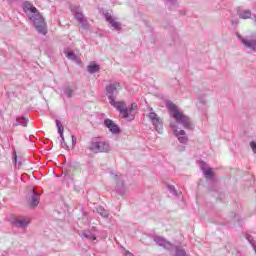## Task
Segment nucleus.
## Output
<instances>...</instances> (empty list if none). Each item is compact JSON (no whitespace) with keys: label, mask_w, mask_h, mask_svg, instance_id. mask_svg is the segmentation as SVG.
Wrapping results in <instances>:
<instances>
[{"label":"nucleus","mask_w":256,"mask_h":256,"mask_svg":"<svg viewBox=\"0 0 256 256\" xmlns=\"http://www.w3.org/2000/svg\"><path fill=\"white\" fill-rule=\"evenodd\" d=\"M64 95H66V97H73V89H71V87H66L64 90Z\"/></svg>","instance_id":"23"},{"label":"nucleus","mask_w":256,"mask_h":256,"mask_svg":"<svg viewBox=\"0 0 256 256\" xmlns=\"http://www.w3.org/2000/svg\"><path fill=\"white\" fill-rule=\"evenodd\" d=\"M166 107L167 109H169V111H171L172 117L173 119H175L176 123H179L184 127V129H189L190 131H193V129H195L193 122H191V118H189L183 112L179 111L175 103L168 101L166 102Z\"/></svg>","instance_id":"3"},{"label":"nucleus","mask_w":256,"mask_h":256,"mask_svg":"<svg viewBox=\"0 0 256 256\" xmlns=\"http://www.w3.org/2000/svg\"><path fill=\"white\" fill-rule=\"evenodd\" d=\"M23 11L26 13L30 21H32L38 33L47 35V24L45 23V19L31 2L26 1L23 3Z\"/></svg>","instance_id":"2"},{"label":"nucleus","mask_w":256,"mask_h":256,"mask_svg":"<svg viewBox=\"0 0 256 256\" xmlns=\"http://www.w3.org/2000/svg\"><path fill=\"white\" fill-rule=\"evenodd\" d=\"M29 203L32 207H37V205H39V193H37V191L32 190V196Z\"/></svg>","instance_id":"14"},{"label":"nucleus","mask_w":256,"mask_h":256,"mask_svg":"<svg viewBox=\"0 0 256 256\" xmlns=\"http://www.w3.org/2000/svg\"><path fill=\"white\" fill-rule=\"evenodd\" d=\"M27 123H29V118L19 116L16 118L14 126L17 127L18 125H22V127H27Z\"/></svg>","instance_id":"15"},{"label":"nucleus","mask_w":256,"mask_h":256,"mask_svg":"<svg viewBox=\"0 0 256 256\" xmlns=\"http://www.w3.org/2000/svg\"><path fill=\"white\" fill-rule=\"evenodd\" d=\"M76 142H77V138H75V136L72 135V143H73V145H75Z\"/></svg>","instance_id":"28"},{"label":"nucleus","mask_w":256,"mask_h":256,"mask_svg":"<svg viewBox=\"0 0 256 256\" xmlns=\"http://www.w3.org/2000/svg\"><path fill=\"white\" fill-rule=\"evenodd\" d=\"M247 239H248L249 241H251V236H248Z\"/></svg>","instance_id":"31"},{"label":"nucleus","mask_w":256,"mask_h":256,"mask_svg":"<svg viewBox=\"0 0 256 256\" xmlns=\"http://www.w3.org/2000/svg\"><path fill=\"white\" fill-rule=\"evenodd\" d=\"M96 211L101 217H104V219L109 218V211H107L105 208L100 206L96 209Z\"/></svg>","instance_id":"19"},{"label":"nucleus","mask_w":256,"mask_h":256,"mask_svg":"<svg viewBox=\"0 0 256 256\" xmlns=\"http://www.w3.org/2000/svg\"><path fill=\"white\" fill-rule=\"evenodd\" d=\"M170 127L179 143L182 145H187V143H189V137L187 136V132H185V130H178L177 125L175 124H170Z\"/></svg>","instance_id":"7"},{"label":"nucleus","mask_w":256,"mask_h":256,"mask_svg":"<svg viewBox=\"0 0 256 256\" xmlns=\"http://www.w3.org/2000/svg\"><path fill=\"white\" fill-rule=\"evenodd\" d=\"M240 19H251V12L249 10H238Z\"/></svg>","instance_id":"17"},{"label":"nucleus","mask_w":256,"mask_h":256,"mask_svg":"<svg viewBox=\"0 0 256 256\" xmlns=\"http://www.w3.org/2000/svg\"><path fill=\"white\" fill-rule=\"evenodd\" d=\"M65 55L70 61H75L77 59V55H75V52L73 51H65Z\"/></svg>","instance_id":"21"},{"label":"nucleus","mask_w":256,"mask_h":256,"mask_svg":"<svg viewBox=\"0 0 256 256\" xmlns=\"http://www.w3.org/2000/svg\"><path fill=\"white\" fill-rule=\"evenodd\" d=\"M168 191H170V193L173 195H177V190H175V186L173 185H168Z\"/></svg>","instance_id":"24"},{"label":"nucleus","mask_w":256,"mask_h":256,"mask_svg":"<svg viewBox=\"0 0 256 256\" xmlns=\"http://www.w3.org/2000/svg\"><path fill=\"white\" fill-rule=\"evenodd\" d=\"M122 255H124V256H131L132 254L128 250L122 249Z\"/></svg>","instance_id":"27"},{"label":"nucleus","mask_w":256,"mask_h":256,"mask_svg":"<svg viewBox=\"0 0 256 256\" xmlns=\"http://www.w3.org/2000/svg\"><path fill=\"white\" fill-rule=\"evenodd\" d=\"M148 118L150 119L152 125L155 127L156 131H161V127H163V120L157 115L155 112H150L148 114Z\"/></svg>","instance_id":"10"},{"label":"nucleus","mask_w":256,"mask_h":256,"mask_svg":"<svg viewBox=\"0 0 256 256\" xmlns=\"http://www.w3.org/2000/svg\"><path fill=\"white\" fill-rule=\"evenodd\" d=\"M99 69H101V67H99V64H91L88 66V72L91 74L97 73Z\"/></svg>","instance_id":"20"},{"label":"nucleus","mask_w":256,"mask_h":256,"mask_svg":"<svg viewBox=\"0 0 256 256\" xmlns=\"http://www.w3.org/2000/svg\"><path fill=\"white\" fill-rule=\"evenodd\" d=\"M104 125L108 127L109 131H111V133H114L115 135H117V133H121V129H119V126H117V124H115V122H113L111 119L104 120Z\"/></svg>","instance_id":"13"},{"label":"nucleus","mask_w":256,"mask_h":256,"mask_svg":"<svg viewBox=\"0 0 256 256\" xmlns=\"http://www.w3.org/2000/svg\"><path fill=\"white\" fill-rule=\"evenodd\" d=\"M202 172L204 174V176L206 177V179H210L213 180L215 177V173H213V169L210 167H207V164H205V162H202L200 165Z\"/></svg>","instance_id":"12"},{"label":"nucleus","mask_w":256,"mask_h":256,"mask_svg":"<svg viewBox=\"0 0 256 256\" xmlns=\"http://www.w3.org/2000/svg\"><path fill=\"white\" fill-rule=\"evenodd\" d=\"M82 239H88V241H97V236L91 231H84L81 233Z\"/></svg>","instance_id":"16"},{"label":"nucleus","mask_w":256,"mask_h":256,"mask_svg":"<svg viewBox=\"0 0 256 256\" xmlns=\"http://www.w3.org/2000/svg\"><path fill=\"white\" fill-rule=\"evenodd\" d=\"M56 127L58 129V133L62 139V142L65 143V137H63L64 127H63V124L61 123V121L56 120Z\"/></svg>","instance_id":"18"},{"label":"nucleus","mask_w":256,"mask_h":256,"mask_svg":"<svg viewBox=\"0 0 256 256\" xmlns=\"http://www.w3.org/2000/svg\"><path fill=\"white\" fill-rule=\"evenodd\" d=\"M13 164L17 165V152H13V158H12Z\"/></svg>","instance_id":"26"},{"label":"nucleus","mask_w":256,"mask_h":256,"mask_svg":"<svg viewBox=\"0 0 256 256\" xmlns=\"http://www.w3.org/2000/svg\"><path fill=\"white\" fill-rule=\"evenodd\" d=\"M75 19L80 23L81 27L83 29H87L89 27V21H87V18L81 11V6L78 5H72L70 7Z\"/></svg>","instance_id":"6"},{"label":"nucleus","mask_w":256,"mask_h":256,"mask_svg":"<svg viewBox=\"0 0 256 256\" xmlns=\"http://www.w3.org/2000/svg\"><path fill=\"white\" fill-rule=\"evenodd\" d=\"M116 191L119 195H125V187L123 186V183L117 184Z\"/></svg>","instance_id":"22"},{"label":"nucleus","mask_w":256,"mask_h":256,"mask_svg":"<svg viewBox=\"0 0 256 256\" xmlns=\"http://www.w3.org/2000/svg\"><path fill=\"white\" fill-rule=\"evenodd\" d=\"M238 39H240L241 43L245 45L248 49H255L256 47V34L248 36L246 38L241 37V35H237Z\"/></svg>","instance_id":"9"},{"label":"nucleus","mask_w":256,"mask_h":256,"mask_svg":"<svg viewBox=\"0 0 256 256\" xmlns=\"http://www.w3.org/2000/svg\"><path fill=\"white\" fill-rule=\"evenodd\" d=\"M89 150L92 153H109L111 146L109 142L101 139V137H94L90 142Z\"/></svg>","instance_id":"5"},{"label":"nucleus","mask_w":256,"mask_h":256,"mask_svg":"<svg viewBox=\"0 0 256 256\" xmlns=\"http://www.w3.org/2000/svg\"><path fill=\"white\" fill-rule=\"evenodd\" d=\"M104 17L107 23H110L111 27H113V29H115L116 31H121V23L117 22V19L113 18V16L109 12L104 13Z\"/></svg>","instance_id":"11"},{"label":"nucleus","mask_w":256,"mask_h":256,"mask_svg":"<svg viewBox=\"0 0 256 256\" xmlns=\"http://www.w3.org/2000/svg\"><path fill=\"white\" fill-rule=\"evenodd\" d=\"M168 1H169V3H171L172 5L175 4V0H168Z\"/></svg>","instance_id":"30"},{"label":"nucleus","mask_w":256,"mask_h":256,"mask_svg":"<svg viewBox=\"0 0 256 256\" xmlns=\"http://www.w3.org/2000/svg\"><path fill=\"white\" fill-rule=\"evenodd\" d=\"M180 151H185V146H179Z\"/></svg>","instance_id":"29"},{"label":"nucleus","mask_w":256,"mask_h":256,"mask_svg":"<svg viewBox=\"0 0 256 256\" xmlns=\"http://www.w3.org/2000/svg\"><path fill=\"white\" fill-rule=\"evenodd\" d=\"M117 87H119L118 82L106 86V93L108 95L109 103L112 105V107H115V109L119 111L120 117H122V119L133 121L135 119V115H137V109H139V106L137 103H132L131 107L128 108L125 101H115V93H117Z\"/></svg>","instance_id":"1"},{"label":"nucleus","mask_w":256,"mask_h":256,"mask_svg":"<svg viewBox=\"0 0 256 256\" xmlns=\"http://www.w3.org/2000/svg\"><path fill=\"white\" fill-rule=\"evenodd\" d=\"M30 223L31 218L25 216L16 217L12 221V225L18 229H27Z\"/></svg>","instance_id":"8"},{"label":"nucleus","mask_w":256,"mask_h":256,"mask_svg":"<svg viewBox=\"0 0 256 256\" xmlns=\"http://www.w3.org/2000/svg\"><path fill=\"white\" fill-rule=\"evenodd\" d=\"M154 241L156 245H159V247H163L167 251H175L176 256H187V252L185 251V248H183V246L175 245L169 242L167 239L163 238L162 236H156L154 238Z\"/></svg>","instance_id":"4"},{"label":"nucleus","mask_w":256,"mask_h":256,"mask_svg":"<svg viewBox=\"0 0 256 256\" xmlns=\"http://www.w3.org/2000/svg\"><path fill=\"white\" fill-rule=\"evenodd\" d=\"M250 147H251L253 153L256 154V142H250Z\"/></svg>","instance_id":"25"},{"label":"nucleus","mask_w":256,"mask_h":256,"mask_svg":"<svg viewBox=\"0 0 256 256\" xmlns=\"http://www.w3.org/2000/svg\"><path fill=\"white\" fill-rule=\"evenodd\" d=\"M255 22H256V18H255Z\"/></svg>","instance_id":"32"}]
</instances>
